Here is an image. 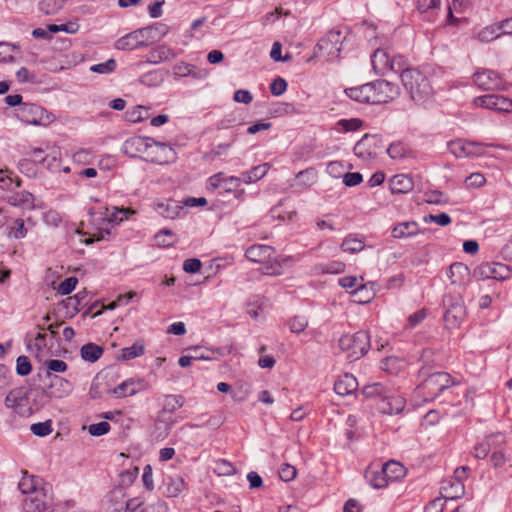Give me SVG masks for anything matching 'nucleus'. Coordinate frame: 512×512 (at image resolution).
<instances>
[{
	"mask_svg": "<svg viewBox=\"0 0 512 512\" xmlns=\"http://www.w3.org/2000/svg\"><path fill=\"white\" fill-rule=\"evenodd\" d=\"M346 95L359 103L382 104L398 97L399 87L387 80H376L361 86L345 89Z\"/></svg>",
	"mask_w": 512,
	"mask_h": 512,
	"instance_id": "f257e3e1",
	"label": "nucleus"
},
{
	"mask_svg": "<svg viewBox=\"0 0 512 512\" xmlns=\"http://www.w3.org/2000/svg\"><path fill=\"white\" fill-rule=\"evenodd\" d=\"M401 82L416 103H424L434 93L428 77L417 68L402 71Z\"/></svg>",
	"mask_w": 512,
	"mask_h": 512,
	"instance_id": "f03ea898",
	"label": "nucleus"
},
{
	"mask_svg": "<svg viewBox=\"0 0 512 512\" xmlns=\"http://www.w3.org/2000/svg\"><path fill=\"white\" fill-rule=\"evenodd\" d=\"M341 350L348 352V357L359 359L364 356L370 347V337L365 331H358L353 335L346 334L339 339Z\"/></svg>",
	"mask_w": 512,
	"mask_h": 512,
	"instance_id": "7ed1b4c3",
	"label": "nucleus"
},
{
	"mask_svg": "<svg viewBox=\"0 0 512 512\" xmlns=\"http://www.w3.org/2000/svg\"><path fill=\"white\" fill-rule=\"evenodd\" d=\"M419 374L422 377H425L423 380L421 387L429 391L433 396L439 395L444 390L450 388L455 384L454 380L451 378L450 374L446 372H435L432 374H428V371L425 367H422L419 370Z\"/></svg>",
	"mask_w": 512,
	"mask_h": 512,
	"instance_id": "20e7f679",
	"label": "nucleus"
},
{
	"mask_svg": "<svg viewBox=\"0 0 512 512\" xmlns=\"http://www.w3.org/2000/svg\"><path fill=\"white\" fill-rule=\"evenodd\" d=\"M17 118L26 124L46 125L50 117L41 106L33 103H24L16 110Z\"/></svg>",
	"mask_w": 512,
	"mask_h": 512,
	"instance_id": "39448f33",
	"label": "nucleus"
},
{
	"mask_svg": "<svg viewBox=\"0 0 512 512\" xmlns=\"http://www.w3.org/2000/svg\"><path fill=\"white\" fill-rule=\"evenodd\" d=\"M473 276L479 280L495 279L503 281L511 276V270L509 266L503 263L485 262L474 269Z\"/></svg>",
	"mask_w": 512,
	"mask_h": 512,
	"instance_id": "423d86ee",
	"label": "nucleus"
},
{
	"mask_svg": "<svg viewBox=\"0 0 512 512\" xmlns=\"http://www.w3.org/2000/svg\"><path fill=\"white\" fill-rule=\"evenodd\" d=\"M473 81L477 87L484 91L503 90L505 85L499 73L493 70L484 69L473 75Z\"/></svg>",
	"mask_w": 512,
	"mask_h": 512,
	"instance_id": "0eeeda50",
	"label": "nucleus"
},
{
	"mask_svg": "<svg viewBox=\"0 0 512 512\" xmlns=\"http://www.w3.org/2000/svg\"><path fill=\"white\" fill-rule=\"evenodd\" d=\"M474 103L479 107L498 112H510L512 110V100L502 95L488 94L479 96L474 99Z\"/></svg>",
	"mask_w": 512,
	"mask_h": 512,
	"instance_id": "6e6552de",
	"label": "nucleus"
},
{
	"mask_svg": "<svg viewBox=\"0 0 512 512\" xmlns=\"http://www.w3.org/2000/svg\"><path fill=\"white\" fill-rule=\"evenodd\" d=\"M175 155V151L169 145L153 139L146 160L157 164H167L175 160Z\"/></svg>",
	"mask_w": 512,
	"mask_h": 512,
	"instance_id": "1a4fd4ad",
	"label": "nucleus"
},
{
	"mask_svg": "<svg viewBox=\"0 0 512 512\" xmlns=\"http://www.w3.org/2000/svg\"><path fill=\"white\" fill-rule=\"evenodd\" d=\"M152 141L153 138L150 137L137 136L129 138L123 144V151L130 157H137L140 156V154H145L146 158Z\"/></svg>",
	"mask_w": 512,
	"mask_h": 512,
	"instance_id": "9d476101",
	"label": "nucleus"
},
{
	"mask_svg": "<svg viewBox=\"0 0 512 512\" xmlns=\"http://www.w3.org/2000/svg\"><path fill=\"white\" fill-rule=\"evenodd\" d=\"M316 49H318L319 51H326L328 55L338 57L341 51L340 31H329L326 34V36H324L318 41Z\"/></svg>",
	"mask_w": 512,
	"mask_h": 512,
	"instance_id": "9b49d317",
	"label": "nucleus"
},
{
	"mask_svg": "<svg viewBox=\"0 0 512 512\" xmlns=\"http://www.w3.org/2000/svg\"><path fill=\"white\" fill-rule=\"evenodd\" d=\"M147 46H148V42L142 38L141 31H139L138 29L119 38L115 43V47L118 50H127V51L135 50V49L147 47Z\"/></svg>",
	"mask_w": 512,
	"mask_h": 512,
	"instance_id": "f8f14e48",
	"label": "nucleus"
},
{
	"mask_svg": "<svg viewBox=\"0 0 512 512\" xmlns=\"http://www.w3.org/2000/svg\"><path fill=\"white\" fill-rule=\"evenodd\" d=\"M406 401L402 396L392 395L389 390L379 404V410L386 414H398L405 407Z\"/></svg>",
	"mask_w": 512,
	"mask_h": 512,
	"instance_id": "ddd939ff",
	"label": "nucleus"
},
{
	"mask_svg": "<svg viewBox=\"0 0 512 512\" xmlns=\"http://www.w3.org/2000/svg\"><path fill=\"white\" fill-rule=\"evenodd\" d=\"M448 301L450 302V304L445 311L444 319L448 324L456 326L465 317V307L460 299L456 300L455 302H451V298L445 299L444 304L446 305Z\"/></svg>",
	"mask_w": 512,
	"mask_h": 512,
	"instance_id": "4468645a",
	"label": "nucleus"
},
{
	"mask_svg": "<svg viewBox=\"0 0 512 512\" xmlns=\"http://www.w3.org/2000/svg\"><path fill=\"white\" fill-rule=\"evenodd\" d=\"M274 252V248L269 245H252L246 250L245 257L252 262L263 263L271 259Z\"/></svg>",
	"mask_w": 512,
	"mask_h": 512,
	"instance_id": "2eb2a0df",
	"label": "nucleus"
},
{
	"mask_svg": "<svg viewBox=\"0 0 512 512\" xmlns=\"http://www.w3.org/2000/svg\"><path fill=\"white\" fill-rule=\"evenodd\" d=\"M45 498L43 488L41 492L26 496L22 503L23 512H44L47 508Z\"/></svg>",
	"mask_w": 512,
	"mask_h": 512,
	"instance_id": "dca6fc26",
	"label": "nucleus"
},
{
	"mask_svg": "<svg viewBox=\"0 0 512 512\" xmlns=\"http://www.w3.org/2000/svg\"><path fill=\"white\" fill-rule=\"evenodd\" d=\"M480 146H482L480 143L473 141L464 142L462 140L451 141L448 145L450 152L459 158L476 155L477 151H475V148Z\"/></svg>",
	"mask_w": 512,
	"mask_h": 512,
	"instance_id": "f3484780",
	"label": "nucleus"
},
{
	"mask_svg": "<svg viewBox=\"0 0 512 512\" xmlns=\"http://www.w3.org/2000/svg\"><path fill=\"white\" fill-rule=\"evenodd\" d=\"M209 182L213 189L223 188L224 191L231 192L240 186L241 178L235 176L224 177V174L219 172L210 177Z\"/></svg>",
	"mask_w": 512,
	"mask_h": 512,
	"instance_id": "a211bd4d",
	"label": "nucleus"
},
{
	"mask_svg": "<svg viewBox=\"0 0 512 512\" xmlns=\"http://www.w3.org/2000/svg\"><path fill=\"white\" fill-rule=\"evenodd\" d=\"M155 210L164 218L175 219L179 217L183 206L176 200L167 199L165 201L157 202Z\"/></svg>",
	"mask_w": 512,
	"mask_h": 512,
	"instance_id": "6ab92c4d",
	"label": "nucleus"
},
{
	"mask_svg": "<svg viewBox=\"0 0 512 512\" xmlns=\"http://www.w3.org/2000/svg\"><path fill=\"white\" fill-rule=\"evenodd\" d=\"M357 388V379L349 373L340 376L334 384V391L340 396L350 395L355 392Z\"/></svg>",
	"mask_w": 512,
	"mask_h": 512,
	"instance_id": "aec40b11",
	"label": "nucleus"
},
{
	"mask_svg": "<svg viewBox=\"0 0 512 512\" xmlns=\"http://www.w3.org/2000/svg\"><path fill=\"white\" fill-rule=\"evenodd\" d=\"M414 183L410 176L405 174L394 175L389 180V187L393 194H405L413 189Z\"/></svg>",
	"mask_w": 512,
	"mask_h": 512,
	"instance_id": "412c9836",
	"label": "nucleus"
},
{
	"mask_svg": "<svg viewBox=\"0 0 512 512\" xmlns=\"http://www.w3.org/2000/svg\"><path fill=\"white\" fill-rule=\"evenodd\" d=\"M138 30L141 31V36L148 42V45L154 41L160 40L168 33V27L162 23H155Z\"/></svg>",
	"mask_w": 512,
	"mask_h": 512,
	"instance_id": "4be33fe9",
	"label": "nucleus"
},
{
	"mask_svg": "<svg viewBox=\"0 0 512 512\" xmlns=\"http://www.w3.org/2000/svg\"><path fill=\"white\" fill-rule=\"evenodd\" d=\"M176 54L166 45H159L152 49L147 55V62L152 64H159L164 61L174 59Z\"/></svg>",
	"mask_w": 512,
	"mask_h": 512,
	"instance_id": "5701e85b",
	"label": "nucleus"
},
{
	"mask_svg": "<svg viewBox=\"0 0 512 512\" xmlns=\"http://www.w3.org/2000/svg\"><path fill=\"white\" fill-rule=\"evenodd\" d=\"M419 226L415 221H406L397 224L392 229V236L396 239H402L417 235L419 233Z\"/></svg>",
	"mask_w": 512,
	"mask_h": 512,
	"instance_id": "b1692460",
	"label": "nucleus"
},
{
	"mask_svg": "<svg viewBox=\"0 0 512 512\" xmlns=\"http://www.w3.org/2000/svg\"><path fill=\"white\" fill-rule=\"evenodd\" d=\"M371 62L374 71L377 74L383 75L385 74L386 70H388L390 55L388 51L379 48L374 51Z\"/></svg>",
	"mask_w": 512,
	"mask_h": 512,
	"instance_id": "393cba45",
	"label": "nucleus"
},
{
	"mask_svg": "<svg viewBox=\"0 0 512 512\" xmlns=\"http://www.w3.org/2000/svg\"><path fill=\"white\" fill-rule=\"evenodd\" d=\"M7 202L15 207L32 209L34 208V197L31 193L22 191L16 192L7 197Z\"/></svg>",
	"mask_w": 512,
	"mask_h": 512,
	"instance_id": "a878e982",
	"label": "nucleus"
},
{
	"mask_svg": "<svg viewBox=\"0 0 512 512\" xmlns=\"http://www.w3.org/2000/svg\"><path fill=\"white\" fill-rule=\"evenodd\" d=\"M499 439L500 443H505V437L501 433L491 434L487 437L485 442L479 443L474 447V456L477 459H484L487 457L490 449L492 448V444L490 440Z\"/></svg>",
	"mask_w": 512,
	"mask_h": 512,
	"instance_id": "bb28decb",
	"label": "nucleus"
},
{
	"mask_svg": "<svg viewBox=\"0 0 512 512\" xmlns=\"http://www.w3.org/2000/svg\"><path fill=\"white\" fill-rule=\"evenodd\" d=\"M365 478L369 481L370 485L376 489L386 487L389 482L383 467L381 470L369 469L365 473Z\"/></svg>",
	"mask_w": 512,
	"mask_h": 512,
	"instance_id": "cd10ccee",
	"label": "nucleus"
},
{
	"mask_svg": "<svg viewBox=\"0 0 512 512\" xmlns=\"http://www.w3.org/2000/svg\"><path fill=\"white\" fill-rule=\"evenodd\" d=\"M103 348L94 343H87L80 349V355L83 360L94 363L103 355Z\"/></svg>",
	"mask_w": 512,
	"mask_h": 512,
	"instance_id": "c85d7f7f",
	"label": "nucleus"
},
{
	"mask_svg": "<svg viewBox=\"0 0 512 512\" xmlns=\"http://www.w3.org/2000/svg\"><path fill=\"white\" fill-rule=\"evenodd\" d=\"M141 382L134 381L133 379H128L121 384H119L117 387L114 388L113 393L117 397H127L135 395L140 388Z\"/></svg>",
	"mask_w": 512,
	"mask_h": 512,
	"instance_id": "c756f323",
	"label": "nucleus"
},
{
	"mask_svg": "<svg viewBox=\"0 0 512 512\" xmlns=\"http://www.w3.org/2000/svg\"><path fill=\"white\" fill-rule=\"evenodd\" d=\"M384 471L388 478V481H395L405 476L406 469L405 467L394 460H390L383 465Z\"/></svg>",
	"mask_w": 512,
	"mask_h": 512,
	"instance_id": "7c9ffc66",
	"label": "nucleus"
},
{
	"mask_svg": "<svg viewBox=\"0 0 512 512\" xmlns=\"http://www.w3.org/2000/svg\"><path fill=\"white\" fill-rule=\"evenodd\" d=\"M41 481L42 480L40 478L29 476L27 473H25L21 478L18 487L23 494H27V496L32 495L36 492H41V490H38L37 488Z\"/></svg>",
	"mask_w": 512,
	"mask_h": 512,
	"instance_id": "2f4dec72",
	"label": "nucleus"
},
{
	"mask_svg": "<svg viewBox=\"0 0 512 512\" xmlns=\"http://www.w3.org/2000/svg\"><path fill=\"white\" fill-rule=\"evenodd\" d=\"M365 247L364 240L358 238L356 235L350 234L345 237L341 244V249L344 252L357 253L363 250Z\"/></svg>",
	"mask_w": 512,
	"mask_h": 512,
	"instance_id": "473e14b6",
	"label": "nucleus"
},
{
	"mask_svg": "<svg viewBox=\"0 0 512 512\" xmlns=\"http://www.w3.org/2000/svg\"><path fill=\"white\" fill-rule=\"evenodd\" d=\"M500 36V28L498 22H496L481 29L477 34V39L480 42H490L499 38Z\"/></svg>",
	"mask_w": 512,
	"mask_h": 512,
	"instance_id": "72a5a7b5",
	"label": "nucleus"
},
{
	"mask_svg": "<svg viewBox=\"0 0 512 512\" xmlns=\"http://www.w3.org/2000/svg\"><path fill=\"white\" fill-rule=\"evenodd\" d=\"M404 360L398 357H386L381 363V369L390 374H397L404 368Z\"/></svg>",
	"mask_w": 512,
	"mask_h": 512,
	"instance_id": "f704fd0d",
	"label": "nucleus"
},
{
	"mask_svg": "<svg viewBox=\"0 0 512 512\" xmlns=\"http://www.w3.org/2000/svg\"><path fill=\"white\" fill-rule=\"evenodd\" d=\"M388 392L389 389L379 382L365 385L362 389V394L366 398L380 397L382 399Z\"/></svg>",
	"mask_w": 512,
	"mask_h": 512,
	"instance_id": "c9c22d12",
	"label": "nucleus"
},
{
	"mask_svg": "<svg viewBox=\"0 0 512 512\" xmlns=\"http://www.w3.org/2000/svg\"><path fill=\"white\" fill-rule=\"evenodd\" d=\"M145 347L139 341L135 342L130 347H125L121 350L120 359L123 361L131 360L144 354Z\"/></svg>",
	"mask_w": 512,
	"mask_h": 512,
	"instance_id": "e433bc0d",
	"label": "nucleus"
},
{
	"mask_svg": "<svg viewBox=\"0 0 512 512\" xmlns=\"http://www.w3.org/2000/svg\"><path fill=\"white\" fill-rule=\"evenodd\" d=\"M184 405V398L181 395H167L164 399L163 412L173 413Z\"/></svg>",
	"mask_w": 512,
	"mask_h": 512,
	"instance_id": "4c0bfd02",
	"label": "nucleus"
},
{
	"mask_svg": "<svg viewBox=\"0 0 512 512\" xmlns=\"http://www.w3.org/2000/svg\"><path fill=\"white\" fill-rule=\"evenodd\" d=\"M64 5V0H42L39 9L46 15L56 14Z\"/></svg>",
	"mask_w": 512,
	"mask_h": 512,
	"instance_id": "58836bf2",
	"label": "nucleus"
},
{
	"mask_svg": "<svg viewBox=\"0 0 512 512\" xmlns=\"http://www.w3.org/2000/svg\"><path fill=\"white\" fill-rule=\"evenodd\" d=\"M293 257H277L275 258L274 262L271 264H268L264 268V273L267 275H281L282 274V264L286 263L288 261H292Z\"/></svg>",
	"mask_w": 512,
	"mask_h": 512,
	"instance_id": "ea45409f",
	"label": "nucleus"
},
{
	"mask_svg": "<svg viewBox=\"0 0 512 512\" xmlns=\"http://www.w3.org/2000/svg\"><path fill=\"white\" fill-rule=\"evenodd\" d=\"M442 489L445 491L444 497L448 499H458L464 494V485L461 481H454Z\"/></svg>",
	"mask_w": 512,
	"mask_h": 512,
	"instance_id": "a19ab883",
	"label": "nucleus"
},
{
	"mask_svg": "<svg viewBox=\"0 0 512 512\" xmlns=\"http://www.w3.org/2000/svg\"><path fill=\"white\" fill-rule=\"evenodd\" d=\"M59 157V149L53 148L50 153L46 154L44 158L40 159V163L49 170H57L59 167Z\"/></svg>",
	"mask_w": 512,
	"mask_h": 512,
	"instance_id": "79ce46f5",
	"label": "nucleus"
},
{
	"mask_svg": "<svg viewBox=\"0 0 512 512\" xmlns=\"http://www.w3.org/2000/svg\"><path fill=\"white\" fill-rule=\"evenodd\" d=\"M469 269L463 263H453L449 267L448 277L450 278L452 284H457L460 280L455 278L457 275L463 277L468 275Z\"/></svg>",
	"mask_w": 512,
	"mask_h": 512,
	"instance_id": "37998d69",
	"label": "nucleus"
},
{
	"mask_svg": "<svg viewBox=\"0 0 512 512\" xmlns=\"http://www.w3.org/2000/svg\"><path fill=\"white\" fill-rule=\"evenodd\" d=\"M55 387L57 388L58 391H60V390L62 391V394H61L62 396H63V394H67L71 391L70 382L60 376H54L52 378L51 383L48 388L50 391H54L53 389Z\"/></svg>",
	"mask_w": 512,
	"mask_h": 512,
	"instance_id": "c03bdc74",
	"label": "nucleus"
},
{
	"mask_svg": "<svg viewBox=\"0 0 512 512\" xmlns=\"http://www.w3.org/2000/svg\"><path fill=\"white\" fill-rule=\"evenodd\" d=\"M412 68L407 66L405 59L402 56H393L390 57L388 70H391L395 73H399L402 75V71L411 70Z\"/></svg>",
	"mask_w": 512,
	"mask_h": 512,
	"instance_id": "a18cd8bd",
	"label": "nucleus"
},
{
	"mask_svg": "<svg viewBox=\"0 0 512 512\" xmlns=\"http://www.w3.org/2000/svg\"><path fill=\"white\" fill-rule=\"evenodd\" d=\"M30 430L36 436L45 437L52 432L51 421L34 423L31 425Z\"/></svg>",
	"mask_w": 512,
	"mask_h": 512,
	"instance_id": "49530a36",
	"label": "nucleus"
},
{
	"mask_svg": "<svg viewBox=\"0 0 512 512\" xmlns=\"http://www.w3.org/2000/svg\"><path fill=\"white\" fill-rule=\"evenodd\" d=\"M47 367V376H51V372L63 373L68 369V365L63 360L51 359L45 362Z\"/></svg>",
	"mask_w": 512,
	"mask_h": 512,
	"instance_id": "de8ad7c7",
	"label": "nucleus"
},
{
	"mask_svg": "<svg viewBox=\"0 0 512 512\" xmlns=\"http://www.w3.org/2000/svg\"><path fill=\"white\" fill-rule=\"evenodd\" d=\"M214 471L218 475H233L236 473V468L227 460L220 459L216 461Z\"/></svg>",
	"mask_w": 512,
	"mask_h": 512,
	"instance_id": "09e8293b",
	"label": "nucleus"
},
{
	"mask_svg": "<svg viewBox=\"0 0 512 512\" xmlns=\"http://www.w3.org/2000/svg\"><path fill=\"white\" fill-rule=\"evenodd\" d=\"M289 329L292 333H301L308 326V321L303 316H295L288 322Z\"/></svg>",
	"mask_w": 512,
	"mask_h": 512,
	"instance_id": "8fccbe9b",
	"label": "nucleus"
},
{
	"mask_svg": "<svg viewBox=\"0 0 512 512\" xmlns=\"http://www.w3.org/2000/svg\"><path fill=\"white\" fill-rule=\"evenodd\" d=\"M31 370H32V365H31L30 359L25 355L19 356L16 361L17 374L20 376H26V375L30 374Z\"/></svg>",
	"mask_w": 512,
	"mask_h": 512,
	"instance_id": "3c124183",
	"label": "nucleus"
},
{
	"mask_svg": "<svg viewBox=\"0 0 512 512\" xmlns=\"http://www.w3.org/2000/svg\"><path fill=\"white\" fill-rule=\"evenodd\" d=\"M27 235V228H25L24 220L17 218L13 222V227L9 233L10 237L15 239H22Z\"/></svg>",
	"mask_w": 512,
	"mask_h": 512,
	"instance_id": "603ef678",
	"label": "nucleus"
},
{
	"mask_svg": "<svg viewBox=\"0 0 512 512\" xmlns=\"http://www.w3.org/2000/svg\"><path fill=\"white\" fill-rule=\"evenodd\" d=\"M117 63L114 59H108L106 62L91 66L90 70L100 74H109L116 69Z\"/></svg>",
	"mask_w": 512,
	"mask_h": 512,
	"instance_id": "864d4df0",
	"label": "nucleus"
},
{
	"mask_svg": "<svg viewBox=\"0 0 512 512\" xmlns=\"http://www.w3.org/2000/svg\"><path fill=\"white\" fill-rule=\"evenodd\" d=\"M439 7V0H417V9L423 13L434 14L435 10Z\"/></svg>",
	"mask_w": 512,
	"mask_h": 512,
	"instance_id": "5fc2aeb1",
	"label": "nucleus"
},
{
	"mask_svg": "<svg viewBox=\"0 0 512 512\" xmlns=\"http://www.w3.org/2000/svg\"><path fill=\"white\" fill-rule=\"evenodd\" d=\"M425 201L429 204H447L448 198L439 190L428 191L424 194Z\"/></svg>",
	"mask_w": 512,
	"mask_h": 512,
	"instance_id": "6e6d98bb",
	"label": "nucleus"
},
{
	"mask_svg": "<svg viewBox=\"0 0 512 512\" xmlns=\"http://www.w3.org/2000/svg\"><path fill=\"white\" fill-rule=\"evenodd\" d=\"M362 124V120L358 118L341 119L337 122V125L345 132L356 131L362 126Z\"/></svg>",
	"mask_w": 512,
	"mask_h": 512,
	"instance_id": "4d7b16f0",
	"label": "nucleus"
},
{
	"mask_svg": "<svg viewBox=\"0 0 512 512\" xmlns=\"http://www.w3.org/2000/svg\"><path fill=\"white\" fill-rule=\"evenodd\" d=\"M18 167L20 171L27 175L28 177H32L36 175V164L34 160L29 158H23L19 161Z\"/></svg>",
	"mask_w": 512,
	"mask_h": 512,
	"instance_id": "13d9d810",
	"label": "nucleus"
},
{
	"mask_svg": "<svg viewBox=\"0 0 512 512\" xmlns=\"http://www.w3.org/2000/svg\"><path fill=\"white\" fill-rule=\"evenodd\" d=\"M110 424L107 421H101L99 423L91 424L88 427V431L92 436H102L110 431Z\"/></svg>",
	"mask_w": 512,
	"mask_h": 512,
	"instance_id": "bf43d9fd",
	"label": "nucleus"
},
{
	"mask_svg": "<svg viewBox=\"0 0 512 512\" xmlns=\"http://www.w3.org/2000/svg\"><path fill=\"white\" fill-rule=\"evenodd\" d=\"M77 283L78 279L74 276L66 278L59 284L58 293H60L61 295L70 294L75 289Z\"/></svg>",
	"mask_w": 512,
	"mask_h": 512,
	"instance_id": "052dcab7",
	"label": "nucleus"
},
{
	"mask_svg": "<svg viewBox=\"0 0 512 512\" xmlns=\"http://www.w3.org/2000/svg\"><path fill=\"white\" fill-rule=\"evenodd\" d=\"M16 45L0 42V62H11L14 60L12 51L16 49Z\"/></svg>",
	"mask_w": 512,
	"mask_h": 512,
	"instance_id": "680f3d73",
	"label": "nucleus"
},
{
	"mask_svg": "<svg viewBox=\"0 0 512 512\" xmlns=\"http://www.w3.org/2000/svg\"><path fill=\"white\" fill-rule=\"evenodd\" d=\"M368 141V135H365L361 140H359L354 146V153L356 156L361 157L363 159L372 157V153L366 149V144Z\"/></svg>",
	"mask_w": 512,
	"mask_h": 512,
	"instance_id": "e2e57ef3",
	"label": "nucleus"
},
{
	"mask_svg": "<svg viewBox=\"0 0 512 512\" xmlns=\"http://www.w3.org/2000/svg\"><path fill=\"white\" fill-rule=\"evenodd\" d=\"M287 89V82L284 78L277 77L270 84V92L274 96L282 95Z\"/></svg>",
	"mask_w": 512,
	"mask_h": 512,
	"instance_id": "0e129e2a",
	"label": "nucleus"
},
{
	"mask_svg": "<svg viewBox=\"0 0 512 512\" xmlns=\"http://www.w3.org/2000/svg\"><path fill=\"white\" fill-rule=\"evenodd\" d=\"M486 182L485 177L481 173H472L465 179L468 188H480Z\"/></svg>",
	"mask_w": 512,
	"mask_h": 512,
	"instance_id": "69168bd1",
	"label": "nucleus"
},
{
	"mask_svg": "<svg viewBox=\"0 0 512 512\" xmlns=\"http://www.w3.org/2000/svg\"><path fill=\"white\" fill-rule=\"evenodd\" d=\"M297 475V470L294 466L290 464H284L282 465L281 469L279 470V477L281 480L285 482H289L293 480Z\"/></svg>",
	"mask_w": 512,
	"mask_h": 512,
	"instance_id": "338daca9",
	"label": "nucleus"
},
{
	"mask_svg": "<svg viewBox=\"0 0 512 512\" xmlns=\"http://www.w3.org/2000/svg\"><path fill=\"white\" fill-rule=\"evenodd\" d=\"M387 153L393 159L402 158L406 154V148L401 142L392 143L387 148Z\"/></svg>",
	"mask_w": 512,
	"mask_h": 512,
	"instance_id": "774afa93",
	"label": "nucleus"
}]
</instances>
